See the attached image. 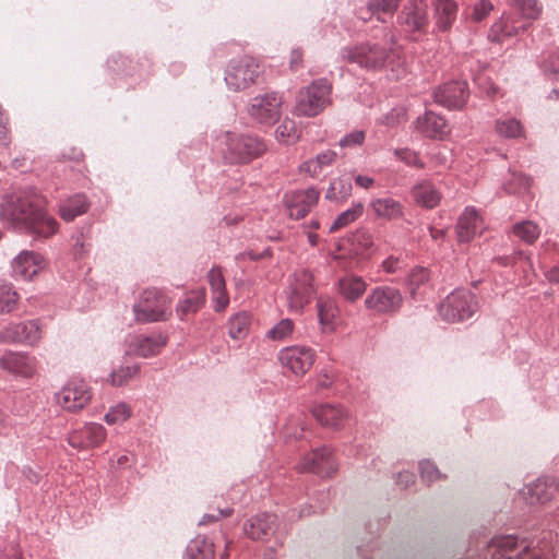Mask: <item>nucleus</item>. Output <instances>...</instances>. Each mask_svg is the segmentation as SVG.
Returning <instances> with one entry per match:
<instances>
[{"instance_id": "obj_1", "label": "nucleus", "mask_w": 559, "mask_h": 559, "mask_svg": "<svg viewBox=\"0 0 559 559\" xmlns=\"http://www.w3.org/2000/svg\"><path fill=\"white\" fill-rule=\"evenodd\" d=\"M0 221L36 239L51 237L58 230L57 221L45 210L44 198L34 189L5 194L0 202Z\"/></svg>"}, {"instance_id": "obj_2", "label": "nucleus", "mask_w": 559, "mask_h": 559, "mask_svg": "<svg viewBox=\"0 0 559 559\" xmlns=\"http://www.w3.org/2000/svg\"><path fill=\"white\" fill-rule=\"evenodd\" d=\"M343 58L369 71L390 70L400 74L404 60L400 46L391 35L385 43L366 41L343 50Z\"/></svg>"}, {"instance_id": "obj_3", "label": "nucleus", "mask_w": 559, "mask_h": 559, "mask_svg": "<svg viewBox=\"0 0 559 559\" xmlns=\"http://www.w3.org/2000/svg\"><path fill=\"white\" fill-rule=\"evenodd\" d=\"M221 152L228 164H248L266 151V145L257 136L226 133L221 139Z\"/></svg>"}, {"instance_id": "obj_4", "label": "nucleus", "mask_w": 559, "mask_h": 559, "mask_svg": "<svg viewBox=\"0 0 559 559\" xmlns=\"http://www.w3.org/2000/svg\"><path fill=\"white\" fill-rule=\"evenodd\" d=\"M331 83L325 79L312 82L299 91L296 97L295 114L304 117L319 115L331 103Z\"/></svg>"}, {"instance_id": "obj_5", "label": "nucleus", "mask_w": 559, "mask_h": 559, "mask_svg": "<svg viewBox=\"0 0 559 559\" xmlns=\"http://www.w3.org/2000/svg\"><path fill=\"white\" fill-rule=\"evenodd\" d=\"M261 74L262 68L254 58L242 57L229 62L225 73V81L230 90L238 92L255 84Z\"/></svg>"}, {"instance_id": "obj_6", "label": "nucleus", "mask_w": 559, "mask_h": 559, "mask_svg": "<svg viewBox=\"0 0 559 559\" xmlns=\"http://www.w3.org/2000/svg\"><path fill=\"white\" fill-rule=\"evenodd\" d=\"M477 309L475 296L466 289H457L439 305V314L448 322H460L471 318Z\"/></svg>"}, {"instance_id": "obj_7", "label": "nucleus", "mask_w": 559, "mask_h": 559, "mask_svg": "<svg viewBox=\"0 0 559 559\" xmlns=\"http://www.w3.org/2000/svg\"><path fill=\"white\" fill-rule=\"evenodd\" d=\"M403 305L401 292L392 286H377L364 301L366 310L373 314H391L397 312Z\"/></svg>"}, {"instance_id": "obj_8", "label": "nucleus", "mask_w": 559, "mask_h": 559, "mask_svg": "<svg viewBox=\"0 0 559 559\" xmlns=\"http://www.w3.org/2000/svg\"><path fill=\"white\" fill-rule=\"evenodd\" d=\"M313 276L307 270L294 273L286 290L287 304L290 310L300 311L308 305L314 294Z\"/></svg>"}, {"instance_id": "obj_9", "label": "nucleus", "mask_w": 559, "mask_h": 559, "mask_svg": "<svg viewBox=\"0 0 559 559\" xmlns=\"http://www.w3.org/2000/svg\"><path fill=\"white\" fill-rule=\"evenodd\" d=\"M282 105L283 99L276 93L258 95L249 103L248 114L259 123L272 124L280 118Z\"/></svg>"}, {"instance_id": "obj_10", "label": "nucleus", "mask_w": 559, "mask_h": 559, "mask_svg": "<svg viewBox=\"0 0 559 559\" xmlns=\"http://www.w3.org/2000/svg\"><path fill=\"white\" fill-rule=\"evenodd\" d=\"M92 397L91 389L83 380L69 381L56 393V402L66 411L78 412L85 407Z\"/></svg>"}, {"instance_id": "obj_11", "label": "nucleus", "mask_w": 559, "mask_h": 559, "mask_svg": "<svg viewBox=\"0 0 559 559\" xmlns=\"http://www.w3.org/2000/svg\"><path fill=\"white\" fill-rule=\"evenodd\" d=\"M170 299L156 288L145 289L142 294V320H166L170 314Z\"/></svg>"}, {"instance_id": "obj_12", "label": "nucleus", "mask_w": 559, "mask_h": 559, "mask_svg": "<svg viewBox=\"0 0 559 559\" xmlns=\"http://www.w3.org/2000/svg\"><path fill=\"white\" fill-rule=\"evenodd\" d=\"M278 359L283 368L295 376H304L314 362V352L307 347H287L280 352Z\"/></svg>"}, {"instance_id": "obj_13", "label": "nucleus", "mask_w": 559, "mask_h": 559, "mask_svg": "<svg viewBox=\"0 0 559 559\" xmlns=\"http://www.w3.org/2000/svg\"><path fill=\"white\" fill-rule=\"evenodd\" d=\"M296 468L301 473L311 472L323 477H331L336 472V464L332 451L324 447L307 454Z\"/></svg>"}, {"instance_id": "obj_14", "label": "nucleus", "mask_w": 559, "mask_h": 559, "mask_svg": "<svg viewBox=\"0 0 559 559\" xmlns=\"http://www.w3.org/2000/svg\"><path fill=\"white\" fill-rule=\"evenodd\" d=\"M399 23L408 33H423L428 26L427 5L423 0H409L399 15Z\"/></svg>"}, {"instance_id": "obj_15", "label": "nucleus", "mask_w": 559, "mask_h": 559, "mask_svg": "<svg viewBox=\"0 0 559 559\" xmlns=\"http://www.w3.org/2000/svg\"><path fill=\"white\" fill-rule=\"evenodd\" d=\"M39 338V325L34 320L12 323L0 331V343H25L33 345Z\"/></svg>"}, {"instance_id": "obj_16", "label": "nucleus", "mask_w": 559, "mask_h": 559, "mask_svg": "<svg viewBox=\"0 0 559 559\" xmlns=\"http://www.w3.org/2000/svg\"><path fill=\"white\" fill-rule=\"evenodd\" d=\"M320 192L314 188L293 191L286 194L285 203L292 218H302L317 204Z\"/></svg>"}, {"instance_id": "obj_17", "label": "nucleus", "mask_w": 559, "mask_h": 559, "mask_svg": "<svg viewBox=\"0 0 559 559\" xmlns=\"http://www.w3.org/2000/svg\"><path fill=\"white\" fill-rule=\"evenodd\" d=\"M433 97L436 103L448 108H461L467 100L468 92L465 82H450L439 86Z\"/></svg>"}, {"instance_id": "obj_18", "label": "nucleus", "mask_w": 559, "mask_h": 559, "mask_svg": "<svg viewBox=\"0 0 559 559\" xmlns=\"http://www.w3.org/2000/svg\"><path fill=\"white\" fill-rule=\"evenodd\" d=\"M0 367L15 376L29 378L35 372V358L23 353L7 352L0 358Z\"/></svg>"}, {"instance_id": "obj_19", "label": "nucleus", "mask_w": 559, "mask_h": 559, "mask_svg": "<svg viewBox=\"0 0 559 559\" xmlns=\"http://www.w3.org/2000/svg\"><path fill=\"white\" fill-rule=\"evenodd\" d=\"M41 267L43 258L34 251H23L12 261L14 277L23 281L32 280Z\"/></svg>"}, {"instance_id": "obj_20", "label": "nucleus", "mask_w": 559, "mask_h": 559, "mask_svg": "<svg viewBox=\"0 0 559 559\" xmlns=\"http://www.w3.org/2000/svg\"><path fill=\"white\" fill-rule=\"evenodd\" d=\"M140 342L134 341L129 344L126 349L124 361L119 370H114L110 374L112 385H123L128 379L135 374L139 370Z\"/></svg>"}, {"instance_id": "obj_21", "label": "nucleus", "mask_w": 559, "mask_h": 559, "mask_svg": "<svg viewBox=\"0 0 559 559\" xmlns=\"http://www.w3.org/2000/svg\"><path fill=\"white\" fill-rule=\"evenodd\" d=\"M484 229L483 218L474 207H466L459 217L456 234L460 242L471 241L477 234Z\"/></svg>"}, {"instance_id": "obj_22", "label": "nucleus", "mask_w": 559, "mask_h": 559, "mask_svg": "<svg viewBox=\"0 0 559 559\" xmlns=\"http://www.w3.org/2000/svg\"><path fill=\"white\" fill-rule=\"evenodd\" d=\"M558 486L551 478H539L523 490L524 499L530 504L546 503L557 492Z\"/></svg>"}, {"instance_id": "obj_23", "label": "nucleus", "mask_w": 559, "mask_h": 559, "mask_svg": "<svg viewBox=\"0 0 559 559\" xmlns=\"http://www.w3.org/2000/svg\"><path fill=\"white\" fill-rule=\"evenodd\" d=\"M400 5V0H370L367 9L360 11L359 17L364 21H369L376 17L382 23L391 20Z\"/></svg>"}, {"instance_id": "obj_24", "label": "nucleus", "mask_w": 559, "mask_h": 559, "mask_svg": "<svg viewBox=\"0 0 559 559\" xmlns=\"http://www.w3.org/2000/svg\"><path fill=\"white\" fill-rule=\"evenodd\" d=\"M416 129L424 135L433 139H443L450 129L445 120L433 112H426L416 120Z\"/></svg>"}, {"instance_id": "obj_25", "label": "nucleus", "mask_w": 559, "mask_h": 559, "mask_svg": "<svg viewBox=\"0 0 559 559\" xmlns=\"http://www.w3.org/2000/svg\"><path fill=\"white\" fill-rule=\"evenodd\" d=\"M337 293L347 301H357L367 290L366 281L358 275L347 274L338 278Z\"/></svg>"}, {"instance_id": "obj_26", "label": "nucleus", "mask_w": 559, "mask_h": 559, "mask_svg": "<svg viewBox=\"0 0 559 559\" xmlns=\"http://www.w3.org/2000/svg\"><path fill=\"white\" fill-rule=\"evenodd\" d=\"M317 420L324 426L338 429L347 419V412L342 406L332 404H322L316 406L312 411Z\"/></svg>"}, {"instance_id": "obj_27", "label": "nucleus", "mask_w": 559, "mask_h": 559, "mask_svg": "<svg viewBox=\"0 0 559 559\" xmlns=\"http://www.w3.org/2000/svg\"><path fill=\"white\" fill-rule=\"evenodd\" d=\"M275 520L276 516L272 514L252 516L243 524V532L251 539H263L273 532Z\"/></svg>"}, {"instance_id": "obj_28", "label": "nucleus", "mask_w": 559, "mask_h": 559, "mask_svg": "<svg viewBox=\"0 0 559 559\" xmlns=\"http://www.w3.org/2000/svg\"><path fill=\"white\" fill-rule=\"evenodd\" d=\"M370 209L378 218L385 221H394L403 216L401 202L389 197L372 200Z\"/></svg>"}, {"instance_id": "obj_29", "label": "nucleus", "mask_w": 559, "mask_h": 559, "mask_svg": "<svg viewBox=\"0 0 559 559\" xmlns=\"http://www.w3.org/2000/svg\"><path fill=\"white\" fill-rule=\"evenodd\" d=\"M412 195L417 204L426 209H433L441 201V193L431 182L426 180L414 186Z\"/></svg>"}, {"instance_id": "obj_30", "label": "nucleus", "mask_w": 559, "mask_h": 559, "mask_svg": "<svg viewBox=\"0 0 559 559\" xmlns=\"http://www.w3.org/2000/svg\"><path fill=\"white\" fill-rule=\"evenodd\" d=\"M336 153L326 150L318 154L314 158H309L299 166L302 174H307L312 178H317L326 167L332 166L336 160Z\"/></svg>"}, {"instance_id": "obj_31", "label": "nucleus", "mask_w": 559, "mask_h": 559, "mask_svg": "<svg viewBox=\"0 0 559 559\" xmlns=\"http://www.w3.org/2000/svg\"><path fill=\"white\" fill-rule=\"evenodd\" d=\"M318 318L323 331L332 332L338 314L336 301L330 297H319L317 300Z\"/></svg>"}, {"instance_id": "obj_32", "label": "nucleus", "mask_w": 559, "mask_h": 559, "mask_svg": "<svg viewBox=\"0 0 559 559\" xmlns=\"http://www.w3.org/2000/svg\"><path fill=\"white\" fill-rule=\"evenodd\" d=\"M88 202L84 194L78 193L67 200L62 201L59 205V214L66 222H72L78 216L83 215L88 210Z\"/></svg>"}, {"instance_id": "obj_33", "label": "nucleus", "mask_w": 559, "mask_h": 559, "mask_svg": "<svg viewBox=\"0 0 559 559\" xmlns=\"http://www.w3.org/2000/svg\"><path fill=\"white\" fill-rule=\"evenodd\" d=\"M206 293L204 288H198L186 294L176 307V311L180 320L188 314L197 313L205 304Z\"/></svg>"}, {"instance_id": "obj_34", "label": "nucleus", "mask_w": 559, "mask_h": 559, "mask_svg": "<svg viewBox=\"0 0 559 559\" xmlns=\"http://www.w3.org/2000/svg\"><path fill=\"white\" fill-rule=\"evenodd\" d=\"M519 28L515 25V20L507 14H503L496 21L488 33V38L493 43H503L504 40L515 36Z\"/></svg>"}, {"instance_id": "obj_35", "label": "nucleus", "mask_w": 559, "mask_h": 559, "mask_svg": "<svg viewBox=\"0 0 559 559\" xmlns=\"http://www.w3.org/2000/svg\"><path fill=\"white\" fill-rule=\"evenodd\" d=\"M457 5L454 0H435L436 24L445 32L451 28L456 19Z\"/></svg>"}, {"instance_id": "obj_36", "label": "nucleus", "mask_w": 559, "mask_h": 559, "mask_svg": "<svg viewBox=\"0 0 559 559\" xmlns=\"http://www.w3.org/2000/svg\"><path fill=\"white\" fill-rule=\"evenodd\" d=\"M186 559H215V545L206 536H197L187 547Z\"/></svg>"}, {"instance_id": "obj_37", "label": "nucleus", "mask_w": 559, "mask_h": 559, "mask_svg": "<svg viewBox=\"0 0 559 559\" xmlns=\"http://www.w3.org/2000/svg\"><path fill=\"white\" fill-rule=\"evenodd\" d=\"M276 140L283 144H294L299 138L300 133L297 129L296 122L293 119L285 118L275 130Z\"/></svg>"}, {"instance_id": "obj_38", "label": "nucleus", "mask_w": 559, "mask_h": 559, "mask_svg": "<svg viewBox=\"0 0 559 559\" xmlns=\"http://www.w3.org/2000/svg\"><path fill=\"white\" fill-rule=\"evenodd\" d=\"M495 130L500 136L508 139H519L524 136V130L521 122L514 118L497 120Z\"/></svg>"}, {"instance_id": "obj_39", "label": "nucleus", "mask_w": 559, "mask_h": 559, "mask_svg": "<svg viewBox=\"0 0 559 559\" xmlns=\"http://www.w3.org/2000/svg\"><path fill=\"white\" fill-rule=\"evenodd\" d=\"M352 182L348 178H336L331 181L325 198L331 201H344L352 194Z\"/></svg>"}, {"instance_id": "obj_40", "label": "nucleus", "mask_w": 559, "mask_h": 559, "mask_svg": "<svg viewBox=\"0 0 559 559\" xmlns=\"http://www.w3.org/2000/svg\"><path fill=\"white\" fill-rule=\"evenodd\" d=\"M250 316L246 312L237 313L229 319L228 334L234 340L245 338L249 332Z\"/></svg>"}, {"instance_id": "obj_41", "label": "nucleus", "mask_w": 559, "mask_h": 559, "mask_svg": "<svg viewBox=\"0 0 559 559\" xmlns=\"http://www.w3.org/2000/svg\"><path fill=\"white\" fill-rule=\"evenodd\" d=\"M512 230L515 237L528 245L534 243L540 235V228L532 221L516 223Z\"/></svg>"}, {"instance_id": "obj_42", "label": "nucleus", "mask_w": 559, "mask_h": 559, "mask_svg": "<svg viewBox=\"0 0 559 559\" xmlns=\"http://www.w3.org/2000/svg\"><path fill=\"white\" fill-rule=\"evenodd\" d=\"M364 204L360 202L354 203L348 210L341 213L330 227V233H334L341 228L346 227L350 223L355 222L362 215Z\"/></svg>"}, {"instance_id": "obj_43", "label": "nucleus", "mask_w": 559, "mask_h": 559, "mask_svg": "<svg viewBox=\"0 0 559 559\" xmlns=\"http://www.w3.org/2000/svg\"><path fill=\"white\" fill-rule=\"evenodd\" d=\"M167 337L163 334H151L142 337V357L158 355L165 347Z\"/></svg>"}, {"instance_id": "obj_44", "label": "nucleus", "mask_w": 559, "mask_h": 559, "mask_svg": "<svg viewBox=\"0 0 559 559\" xmlns=\"http://www.w3.org/2000/svg\"><path fill=\"white\" fill-rule=\"evenodd\" d=\"M86 448L99 445L106 438L105 428L100 424L91 423L81 429Z\"/></svg>"}, {"instance_id": "obj_45", "label": "nucleus", "mask_w": 559, "mask_h": 559, "mask_svg": "<svg viewBox=\"0 0 559 559\" xmlns=\"http://www.w3.org/2000/svg\"><path fill=\"white\" fill-rule=\"evenodd\" d=\"M17 302V294L11 285H0V313H9L13 311Z\"/></svg>"}, {"instance_id": "obj_46", "label": "nucleus", "mask_w": 559, "mask_h": 559, "mask_svg": "<svg viewBox=\"0 0 559 559\" xmlns=\"http://www.w3.org/2000/svg\"><path fill=\"white\" fill-rule=\"evenodd\" d=\"M511 178L503 183L507 193H521L528 189L531 179L522 174L510 173Z\"/></svg>"}, {"instance_id": "obj_47", "label": "nucleus", "mask_w": 559, "mask_h": 559, "mask_svg": "<svg viewBox=\"0 0 559 559\" xmlns=\"http://www.w3.org/2000/svg\"><path fill=\"white\" fill-rule=\"evenodd\" d=\"M293 331L294 322L290 319H283L269 331L267 336L273 341H285Z\"/></svg>"}, {"instance_id": "obj_48", "label": "nucleus", "mask_w": 559, "mask_h": 559, "mask_svg": "<svg viewBox=\"0 0 559 559\" xmlns=\"http://www.w3.org/2000/svg\"><path fill=\"white\" fill-rule=\"evenodd\" d=\"M130 414H131L130 407L124 403H120V404L111 407L107 412V414L105 415V421L108 425L122 423L130 417Z\"/></svg>"}, {"instance_id": "obj_49", "label": "nucleus", "mask_w": 559, "mask_h": 559, "mask_svg": "<svg viewBox=\"0 0 559 559\" xmlns=\"http://www.w3.org/2000/svg\"><path fill=\"white\" fill-rule=\"evenodd\" d=\"M513 2L526 19L535 20L542 13V7L536 0H513Z\"/></svg>"}, {"instance_id": "obj_50", "label": "nucleus", "mask_w": 559, "mask_h": 559, "mask_svg": "<svg viewBox=\"0 0 559 559\" xmlns=\"http://www.w3.org/2000/svg\"><path fill=\"white\" fill-rule=\"evenodd\" d=\"M394 155L396 158L405 163L407 166L424 168V163L421 162L417 152L409 148H396L394 150Z\"/></svg>"}, {"instance_id": "obj_51", "label": "nucleus", "mask_w": 559, "mask_h": 559, "mask_svg": "<svg viewBox=\"0 0 559 559\" xmlns=\"http://www.w3.org/2000/svg\"><path fill=\"white\" fill-rule=\"evenodd\" d=\"M492 10L493 5L489 0H479L474 4L472 13L469 14V19L473 22H481L490 14Z\"/></svg>"}, {"instance_id": "obj_52", "label": "nucleus", "mask_w": 559, "mask_h": 559, "mask_svg": "<svg viewBox=\"0 0 559 559\" xmlns=\"http://www.w3.org/2000/svg\"><path fill=\"white\" fill-rule=\"evenodd\" d=\"M421 478L428 483H433L442 478L441 473L430 461H423L419 464Z\"/></svg>"}, {"instance_id": "obj_53", "label": "nucleus", "mask_w": 559, "mask_h": 559, "mask_svg": "<svg viewBox=\"0 0 559 559\" xmlns=\"http://www.w3.org/2000/svg\"><path fill=\"white\" fill-rule=\"evenodd\" d=\"M207 278H209V284H210L212 292H216V290L226 288L225 278L223 276L221 269H218V267L211 269L207 274Z\"/></svg>"}, {"instance_id": "obj_54", "label": "nucleus", "mask_w": 559, "mask_h": 559, "mask_svg": "<svg viewBox=\"0 0 559 559\" xmlns=\"http://www.w3.org/2000/svg\"><path fill=\"white\" fill-rule=\"evenodd\" d=\"M354 242L360 250L368 251L373 247V237L367 230H358L354 236Z\"/></svg>"}, {"instance_id": "obj_55", "label": "nucleus", "mask_w": 559, "mask_h": 559, "mask_svg": "<svg viewBox=\"0 0 559 559\" xmlns=\"http://www.w3.org/2000/svg\"><path fill=\"white\" fill-rule=\"evenodd\" d=\"M212 299L214 302V310L217 312L224 311L229 305V296L226 288L212 292Z\"/></svg>"}, {"instance_id": "obj_56", "label": "nucleus", "mask_w": 559, "mask_h": 559, "mask_svg": "<svg viewBox=\"0 0 559 559\" xmlns=\"http://www.w3.org/2000/svg\"><path fill=\"white\" fill-rule=\"evenodd\" d=\"M365 141V132L364 131H354L347 134L344 139L340 141V146L342 147H354L359 146Z\"/></svg>"}, {"instance_id": "obj_57", "label": "nucleus", "mask_w": 559, "mask_h": 559, "mask_svg": "<svg viewBox=\"0 0 559 559\" xmlns=\"http://www.w3.org/2000/svg\"><path fill=\"white\" fill-rule=\"evenodd\" d=\"M429 280V272L427 269L418 267L415 269L409 275V285L412 287H419L421 284Z\"/></svg>"}, {"instance_id": "obj_58", "label": "nucleus", "mask_w": 559, "mask_h": 559, "mask_svg": "<svg viewBox=\"0 0 559 559\" xmlns=\"http://www.w3.org/2000/svg\"><path fill=\"white\" fill-rule=\"evenodd\" d=\"M233 512L234 510L231 508L217 509V513L205 514L200 521V524H207L210 522L218 521L223 518L230 516Z\"/></svg>"}, {"instance_id": "obj_59", "label": "nucleus", "mask_w": 559, "mask_h": 559, "mask_svg": "<svg viewBox=\"0 0 559 559\" xmlns=\"http://www.w3.org/2000/svg\"><path fill=\"white\" fill-rule=\"evenodd\" d=\"M69 443L71 447L76 448V449L86 448L84 437L81 436V429L69 436Z\"/></svg>"}, {"instance_id": "obj_60", "label": "nucleus", "mask_w": 559, "mask_h": 559, "mask_svg": "<svg viewBox=\"0 0 559 559\" xmlns=\"http://www.w3.org/2000/svg\"><path fill=\"white\" fill-rule=\"evenodd\" d=\"M354 180H355L356 186L364 188V189H370L374 185V179L369 176H365V175H356L354 177Z\"/></svg>"}, {"instance_id": "obj_61", "label": "nucleus", "mask_w": 559, "mask_h": 559, "mask_svg": "<svg viewBox=\"0 0 559 559\" xmlns=\"http://www.w3.org/2000/svg\"><path fill=\"white\" fill-rule=\"evenodd\" d=\"M0 143L4 147H9L11 143V139L9 135V129L7 127V119L3 121H0Z\"/></svg>"}, {"instance_id": "obj_62", "label": "nucleus", "mask_w": 559, "mask_h": 559, "mask_svg": "<svg viewBox=\"0 0 559 559\" xmlns=\"http://www.w3.org/2000/svg\"><path fill=\"white\" fill-rule=\"evenodd\" d=\"M396 483L400 486L408 487L409 485L415 483V475L409 472L400 473L397 476Z\"/></svg>"}, {"instance_id": "obj_63", "label": "nucleus", "mask_w": 559, "mask_h": 559, "mask_svg": "<svg viewBox=\"0 0 559 559\" xmlns=\"http://www.w3.org/2000/svg\"><path fill=\"white\" fill-rule=\"evenodd\" d=\"M400 260L393 257L388 258L385 261H383L382 266L385 272L388 273H394L400 269Z\"/></svg>"}, {"instance_id": "obj_64", "label": "nucleus", "mask_w": 559, "mask_h": 559, "mask_svg": "<svg viewBox=\"0 0 559 559\" xmlns=\"http://www.w3.org/2000/svg\"><path fill=\"white\" fill-rule=\"evenodd\" d=\"M302 51L299 50V49H295L292 51V56H290V68L293 70H297L300 66H301V62H302Z\"/></svg>"}]
</instances>
